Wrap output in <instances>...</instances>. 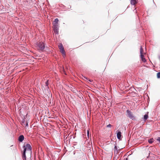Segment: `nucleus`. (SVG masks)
<instances>
[{"label":"nucleus","mask_w":160,"mask_h":160,"mask_svg":"<svg viewBox=\"0 0 160 160\" xmlns=\"http://www.w3.org/2000/svg\"><path fill=\"white\" fill-rule=\"evenodd\" d=\"M148 141L150 143H152L153 142V139L152 138L148 140Z\"/></svg>","instance_id":"nucleus-14"},{"label":"nucleus","mask_w":160,"mask_h":160,"mask_svg":"<svg viewBox=\"0 0 160 160\" xmlns=\"http://www.w3.org/2000/svg\"><path fill=\"white\" fill-rule=\"evenodd\" d=\"M157 78H160V72H158L157 74Z\"/></svg>","instance_id":"nucleus-15"},{"label":"nucleus","mask_w":160,"mask_h":160,"mask_svg":"<svg viewBox=\"0 0 160 160\" xmlns=\"http://www.w3.org/2000/svg\"><path fill=\"white\" fill-rule=\"evenodd\" d=\"M54 30L55 32H58V28L54 29Z\"/></svg>","instance_id":"nucleus-17"},{"label":"nucleus","mask_w":160,"mask_h":160,"mask_svg":"<svg viewBox=\"0 0 160 160\" xmlns=\"http://www.w3.org/2000/svg\"><path fill=\"white\" fill-rule=\"evenodd\" d=\"M157 140L158 141L160 142V137H158V138Z\"/></svg>","instance_id":"nucleus-20"},{"label":"nucleus","mask_w":160,"mask_h":160,"mask_svg":"<svg viewBox=\"0 0 160 160\" xmlns=\"http://www.w3.org/2000/svg\"><path fill=\"white\" fill-rule=\"evenodd\" d=\"M126 112V115L127 117L132 120H134L135 119V117L133 115V113L131 111L128 110H127Z\"/></svg>","instance_id":"nucleus-2"},{"label":"nucleus","mask_w":160,"mask_h":160,"mask_svg":"<svg viewBox=\"0 0 160 160\" xmlns=\"http://www.w3.org/2000/svg\"><path fill=\"white\" fill-rule=\"evenodd\" d=\"M58 18H56L55 19V20L54 21V23L53 24H58Z\"/></svg>","instance_id":"nucleus-12"},{"label":"nucleus","mask_w":160,"mask_h":160,"mask_svg":"<svg viewBox=\"0 0 160 160\" xmlns=\"http://www.w3.org/2000/svg\"><path fill=\"white\" fill-rule=\"evenodd\" d=\"M23 148L24 149V150L25 148L26 149V150H27V151L31 152L32 148L31 145L29 144H27L26 145L24 146L23 147Z\"/></svg>","instance_id":"nucleus-4"},{"label":"nucleus","mask_w":160,"mask_h":160,"mask_svg":"<svg viewBox=\"0 0 160 160\" xmlns=\"http://www.w3.org/2000/svg\"><path fill=\"white\" fill-rule=\"evenodd\" d=\"M26 152V149L25 148L24 150L22 155V158L23 160H26V157L25 154Z\"/></svg>","instance_id":"nucleus-5"},{"label":"nucleus","mask_w":160,"mask_h":160,"mask_svg":"<svg viewBox=\"0 0 160 160\" xmlns=\"http://www.w3.org/2000/svg\"><path fill=\"white\" fill-rule=\"evenodd\" d=\"M28 126V123L27 122L26 124V126Z\"/></svg>","instance_id":"nucleus-22"},{"label":"nucleus","mask_w":160,"mask_h":160,"mask_svg":"<svg viewBox=\"0 0 160 160\" xmlns=\"http://www.w3.org/2000/svg\"><path fill=\"white\" fill-rule=\"evenodd\" d=\"M59 49L60 50L61 52L63 54V57L65 56V52L64 50L63 47L62 43H60L58 45Z\"/></svg>","instance_id":"nucleus-3"},{"label":"nucleus","mask_w":160,"mask_h":160,"mask_svg":"<svg viewBox=\"0 0 160 160\" xmlns=\"http://www.w3.org/2000/svg\"><path fill=\"white\" fill-rule=\"evenodd\" d=\"M114 150L116 151L117 150V148L116 146H115L114 148Z\"/></svg>","instance_id":"nucleus-19"},{"label":"nucleus","mask_w":160,"mask_h":160,"mask_svg":"<svg viewBox=\"0 0 160 160\" xmlns=\"http://www.w3.org/2000/svg\"><path fill=\"white\" fill-rule=\"evenodd\" d=\"M89 81H90V82H92V80H89Z\"/></svg>","instance_id":"nucleus-25"},{"label":"nucleus","mask_w":160,"mask_h":160,"mask_svg":"<svg viewBox=\"0 0 160 160\" xmlns=\"http://www.w3.org/2000/svg\"><path fill=\"white\" fill-rule=\"evenodd\" d=\"M124 160H128V158H126V159H124Z\"/></svg>","instance_id":"nucleus-24"},{"label":"nucleus","mask_w":160,"mask_h":160,"mask_svg":"<svg viewBox=\"0 0 160 160\" xmlns=\"http://www.w3.org/2000/svg\"><path fill=\"white\" fill-rule=\"evenodd\" d=\"M140 55H143V50L142 46H141L140 48Z\"/></svg>","instance_id":"nucleus-9"},{"label":"nucleus","mask_w":160,"mask_h":160,"mask_svg":"<svg viewBox=\"0 0 160 160\" xmlns=\"http://www.w3.org/2000/svg\"><path fill=\"white\" fill-rule=\"evenodd\" d=\"M24 139V137L23 135H20L18 138V140L20 142H22Z\"/></svg>","instance_id":"nucleus-6"},{"label":"nucleus","mask_w":160,"mask_h":160,"mask_svg":"<svg viewBox=\"0 0 160 160\" xmlns=\"http://www.w3.org/2000/svg\"><path fill=\"white\" fill-rule=\"evenodd\" d=\"M137 3L136 0H131V3L132 5H134Z\"/></svg>","instance_id":"nucleus-11"},{"label":"nucleus","mask_w":160,"mask_h":160,"mask_svg":"<svg viewBox=\"0 0 160 160\" xmlns=\"http://www.w3.org/2000/svg\"><path fill=\"white\" fill-rule=\"evenodd\" d=\"M36 47L38 51L40 52H42L45 48V45L43 42H37Z\"/></svg>","instance_id":"nucleus-1"},{"label":"nucleus","mask_w":160,"mask_h":160,"mask_svg":"<svg viewBox=\"0 0 160 160\" xmlns=\"http://www.w3.org/2000/svg\"><path fill=\"white\" fill-rule=\"evenodd\" d=\"M48 81H49V80H47V81H46V82L45 83L46 86L47 87V88H48Z\"/></svg>","instance_id":"nucleus-16"},{"label":"nucleus","mask_w":160,"mask_h":160,"mask_svg":"<svg viewBox=\"0 0 160 160\" xmlns=\"http://www.w3.org/2000/svg\"><path fill=\"white\" fill-rule=\"evenodd\" d=\"M121 133L120 131H118L117 133V137L118 139H120Z\"/></svg>","instance_id":"nucleus-7"},{"label":"nucleus","mask_w":160,"mask_h":160,"mask_svg":"<svg viewBox=\"0 0 160 160\" xmlns=\"http://www.w3.org/2000/svg\"><path fill=\"white\" fill-rule=\"evenodd\" d=\"M84 78H86V79H87V80H88V78H86V77H84Z\"/></svg>","instance_id":"nucleus-23"},{"label":"nucleus","mask_w":160,"mask_h":160,"mask_svg":"<svg viewBox=\"0 0 160 160\" xmlns=\"http://www.w3.org/2000/svg\"><path fill=\"white\" fill-rule=\"evenodd\" d=\"M89 131L88 130L87 131V135H88V137L89 136Z\"/></svg>","instance_id":"nucleus-21"},{"label":"nucleus","mask_w":160,"mask_h":160,"mask_svg":"<svg viewBox=\"0 0 160 160\" xmlns=\"http://www.w3.org/2000/svg\"><path fill=\"white\" fill-rule=\"evenodd\" d=\"M58 24H53V27L54 29L58 28Z\"/></svg>","instance_id":"nucleus-13"},{"label":"nucleus","mask_w":160,"mask_h":160,"mask_svg":"<svg viewBox=\"0 0 160 160\" xmlns=\"http://www.w3.org/2000/svg\"><path fill=\"white\" fill-rule=\"evenodd\" d=\"M112 127V125H111L110 124H109L107 126V127H108V128H110V127Z\"/></svg>","instance_id":"nucleus-18"},{"label":"nucleus","mask_w":160,"mask_h":160,"mask_svg":"<svg viewBox=\"0 0 160 160\" xmlns=\"http://www.w3.org/2000/svg\"><path fill=\"white\" fill-rule=\"evenodd\" d=\"M148 114H145L144 116V118H143L144 121H146V120H147V119H148Z\"/></svg>","instance_id":"nucleus-10"},{"label":"nucleus","mask_w":160,"mask_h":160,"mask_svg":"<svg viewBox=\"0 0 160 160\" xmlns=\"http://www.w3.org/2000/svg\"><path fill=\"white\" fill-rule=\"evenodd\" d=\"M141 58L142 59V61L144 62H145L146 61V60L145 58H144L143 55H140Z\"/></svg>","instance_id":"nucleus-8"}]
</instances>
